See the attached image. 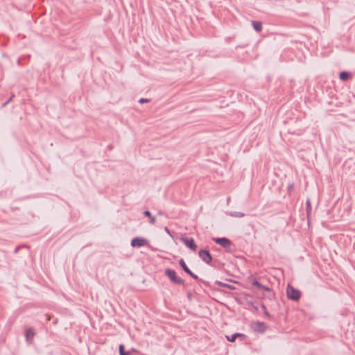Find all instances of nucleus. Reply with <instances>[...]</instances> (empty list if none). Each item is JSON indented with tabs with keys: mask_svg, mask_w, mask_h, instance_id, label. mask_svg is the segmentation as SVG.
<instances>
[{
	"mask_svg": "<svg viewBox=\"0 0 355 355\" xmlns=\"http://www.w3.org/2000/svg\"><path fill=\"white\" fill-rule=\"evenodd\" d=\"M287 296L289 299L297 301L301 296V293L300 291L294 288L292 286L288 285L287 287Z\"/></svg>",
	"mask_w": 355,
	"mask_h": 355,
	"instance_id": "obj_1",
	"label": "nucleus"
},
{
	"mask_svg": "<svg viewBox=\"0 0 355 355\" xmlns=\"http://www.w3.org/2000/svg\"><path fill=\"white\" fill-rule=\"evenodd\" d=\"M165 274L168 277V278L174 284H183V280L176 275V272L173 270L166 269L165 271Z\"/></svg>",
	"mask_w": 355,
	"mask_h": 355,
	"instance_id": "obj_2",
	"label": "nucleus"
},
{
	"mask_svg": "<svg viewBox=\"0 0 355 355\" xmlns=\"http://www.w3.org/2000/svg\"><path fill=\"white\" fill-rule=\"evenodd\" d=\"M181 240L184 243V245H187L188 248H189L191 250H192L193 251L196 250L197 246L194 243V241L193 239L184 237V238H182Z\"/></svg>",
	"mask_w": 355,
	"mask_h": 355,
	"instance_id": "obj_3",
	"label": "nucleus"
},
{
	"mask_svg": "<svg viewBox=\"0 0 355 355\" xmlns=\"http://www.w3.org/2000/svg\"><path fill=\"white\" fill-rule=\"evenodd\" d=\"M147 241L142 238H135L131 241V245L132 247H141L147 244Z\"/></svg>",
	"mask_w": 355,
	"mask_h": 355,
	"instance_id": "obj_4",
	"label": "nucleus"
},
{
	"mask_svg": "<svg viewBox=\"0 0 355 355\" xmlns=\"http://www.w3.org/2000/svg\"><path fill=\"white\" fill-rule=\"evenodd\" d=\"M214 240L217 244H218L225 248L230 247V245L232 244L231 241L228 239H226V238H217V239H214Z\"/></svg>",
	"mask_w": 355,
	"mask_h": 355,
	"instance_id": "obj_5",
	"label": "nucleus"
},
{
	"mask_svg": "<svg viewBox=\"0 0 355 355\" xmlns=\"http://www.w3.org/2000/svg\"><path fill=\"white\" fill-rule=\"evenodd\" d=\"M199 257L207 263L211 260V257L207 250H200L199 252Z\"/></svg>",
	"mask_w": 355,
	"mask_h": 355,
	"instance_id": "obj_6",
	"label": "nucleus"
},
{
	"mask_svg": "<svg viewBox=\"0 0 355 355\" xmlns=\"http://www.w3.org/2000/svg\"><path fill=\"white\" fill-rule=\"evenodd\" d=\"M180 264L181 265V266L182 267V268L184 269V270L187 272L189 275H190L191 277H193V278L195 279H197L198 277L194 275L189 269V268L187 267V266L186 265L183 259H180Z\"/></svg>",
	"mask_w": 355,
	"mask_h": 355,
	"instance_id": "obj_7",
	"label": "nucleus"
},
{
	"mask_svg": "<svg viewBox=\"0 0 355 355\" xmlns=\"http://www.w3.org/2000/svg\"><path fill=\"white\" fill-rule=\"evenodd\" d=\"M254 326L260 332H263L266 330V326L261 322H256Z\"/></svg>",
	"mask_w": 355,
	"mask_h": 355,
	"instance_id": "obj_8",
	"label": "nucleus"
},
{
	"mask_svg": "<svg viewBox=\"0 0 355 355\" xmlns=\"http://www.w3.org/2000/svg\"><path fill=\"white\" fill-rule=\"evenodd\" d=\"M252 24L254 27V28L258 31V32H260L262 29V24L259 21H253L252 22Z\"/></svg>",
	"mask_w": 355,
	"mask_h": 355,
	"instance_id": "obj_9",
	"label": "nucleus"
},
{
	"mask_svg": "<svg viewBox=\"0 0 355 355\" xmlns=\"http://www.w3.org/2000/svg\"><path fill=\"white\" fill-rule=\"evenodd\" d=\"M243 337L244 336L243 334H234V335H232V336H227L226 338L227 339L230 341V342H234L236 338L237 337Z\"/></svg>",
	"mask_w": 355,
	"mask_h": 355,
	"instance_id": "obj_10",
	"label": "nucleus"
},
{
	"mask_svg": "<svg viewBox=\"0 0 355 355\" xmlns=\"http://www.w3.org/2000/svg\"><path fill=\"white\" fill-rule=\"evenodd\" d=\"M35 334L32 329H27L26 331V337L27 340H31L33 339Z\"/></svg>",
	"mask_w": 355,
	"mask_h": 355,
	"instance_id": "obj_11",
	"label": "nucleus"
},
{
	"mask_svg": "<svg viewBox=\"0 0 355 355\" xmlns=\"http://www.w3.org/2000/svg\"><path fill=\"white\" fill-rule=\"evenodd\" d=\"M349 78V73L343 71L340 73V79L342 80H346Z\"/></svg>",
	"mask_w": 355,
	"mask_h": 355,
	"instance_id": "obj_12",
	"label": "nucleus"
},
{
	"mask_svg": "<svg viewBox=\"0 0 355 355\" xmlns=\"http://www.w3.org/2000/svg\"><path fill=\"white\" fill-rule=\"evenodd\" d=\"M119 354L120 355H127L126 352L124 351V346L123 345H119Z\"/></svg>",
	"mask_w": 355,
	"mask_h": 355,
	"instance_id": "obj_13",
	"label": "nucleus"
},
{
	"mask_svg": "<svg viewBox=\"0 0 355 355\" xmlns=\"http://www.w3.org/2000/svg\"><path fill=\"white\" fill-rule=\"evenodd\" d=\"M252 285L254 286L261 287V284L257 281H256V280H254L252 282Z\"/></svg>",
	"mask_w": 355,
	"mask_h": 355,
	"instance_id": "obj_14",
	"label": "nucleus"
},
{
	"mask_svg": "<svg viewBox=\"0 0 355 355\" xmlns=\"http://www.w3.org/2000/svg\"><path fill=\"white\" fill-rule=\"evenodd\" d=\"M149 219H150V223H152V224L155 223V217H153V216H151L150 217H149Z\"/></svg>",
	"mask_w": 355,
	"mask_h": 355,
	"instance_id": "obj_15",
	"label": "nucleus"
},
{
	"mask_svg": "<svg viewBox=\"0 0 355 355\" xmlns=\"http://www.w3.org/2000/svg\"><path fill=\"white\" fill-rule=\"evenodd\" d=\"M144 215L148 216V217H150L151 216V214H150L149 211H144Z\"/></svg>",
	"mask_w": 355,
	"mask_h": 355,
	"instance_id": "obj_16",
	"label": "nucleus"
},
{
	"mask_svg": "<svg viewBox=\"0 0 355 355\" xmlns=\"http://www.w3.org/2000/svg\"><path fill=\"white\" fill-rule=\"evenodd\" d=\"M132 352H137V350H135V349H132V350H131V351H130V352H126V354H127V355H132Z\"/></svg>",
	"mask_w": 355,
	"mask_h": 355,
	"instance_id": "obj_17",
	"label": "nucleus"
},
{
	"mask_svg": "<svg viewBox=\"0 0 355 355\" xmlns=\"http://www.w3.org/2000/svg\"><path fill=\"white\" fill-rule=\"evenodd\" d=\"M139 102H140V103L147 102V100H145V99H144V98H141V99H140Z\"/></svg>",
	"mask_w": 355,
	"mask_h": 355,
	"instance_id": "obj_18",
	"label": "nucleus"
}]
</instances>
